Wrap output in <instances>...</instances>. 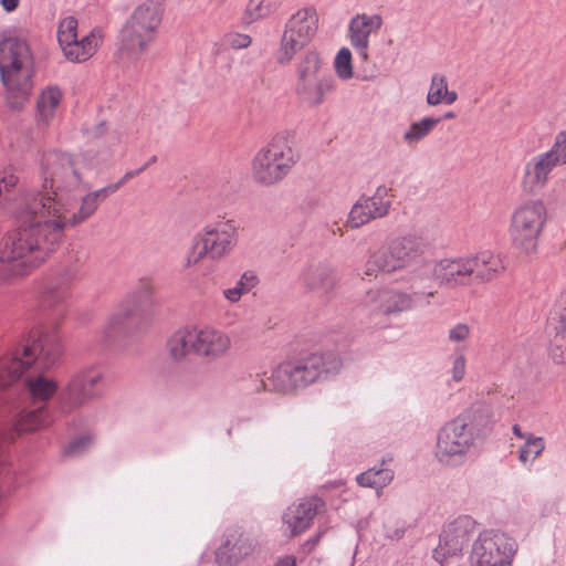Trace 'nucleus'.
Wrapping results in <instances>:
<instances>
[{"mask_svg": "<svg viewBox=\"0 0 566 566\" xmlns=\"http://www.w3.org/2000/svg\"><path fill=\"white\" fill-rule=\"evenodd\" d=\"M70 197L56 201L49 195L33 197L25 207L22 224L3 240L0 249V280L9 282L29 275L45 263L62 241L65 226H77L98 208L90 193L76 212L70 211Z\"/></svg>", "mask_w": 566, "mask_h": 566, "instance_id": "f257e3e1", "label": "nucleus"}, {"mask_svg": "<svg viewBox=\"0 0 566 566\" xmlns=\"http://www.w3.org/2000/svg\"><path fill=\"white\" fill-rule=\"evenodd\" d=\"M33 57L29 44L17 36L0 41V75L12 108L21 107L32 88Z\"/></svg>", "mask_w": 566, "mask_h": 566, "instance_id": "f03ea898", "label": "nucleus"}, {"mask_svg": "<svg viewBox=\"0 0 566 566\" xmlns=\"http://www.w3.org/2000/svg\"><path fill=\"white\" fill-rule=\"evenodd\" d=\"M340 358L334 353H310L281 363L270 380L275 390L285 392L305 388L339 371Z\"/></svg>", "mask_w": 566, "mask_h": 566, "instance_id": "7ed1b4c3", "label": "nucleus"}, {"mask_svg": "<svg viewBox=\"0 0 566 566\" xmlns=\"http://www.w3.org/2000/svg\"><path fill=\"white\" fill-rule=\"evenodd\" d=\"M295 164L293 148L284 137L273 138L254 155L251 175L255 184L271 187L282 181Z\"/></svg>", "mask_w": 566, "mask_h": 566, "instance_id": "20e7f679", "label": "nucleus"}, {"mask_svg": "<svg viewBox=\"0 0 566 566\" xmlns=\"http://www.w3.org/2000/svg\"><path fill=\"white\" fill-rule=\"evenodd\" d=\"M566 165V138L559 132L552 147L530 157L523 167L520 186L525 195H536L548 185L553 172Z\"/></svg>", "mask_w": 566, "mask_h": 566, "instance_id": "39448f33", "label": "nucleus"}, {"mask_svg": "<svg viewBox=\"0 0 566 566\" xmlns=\"http://www.w3.org/2000/svg\"><path fill=\"white\" fill-rule=\"evenodd\" d=\"M43 191L35 197L49 195L56 201H63L81 186L78 161L66 154L48 153L43 157Z\"/></svg>", "mask_w": 566, "mask_h": 566, "instance_id": "423d86ee", "label": "nucleus"}, {"mask_svg": "<svg viewBox=\"0 0 566 566\" xmlns=\"http://www.w3.org/2000/svg\"><path fill=\"white\" fill-rule=\"evenodd\" d=\"M474 427L459 416L446 422L438 431L434 457L443 465L461 462L475 444Z\"/></svg>", "mask_w": 566, "mask_h": 566, "instance_id": "0eeeda50", "label": "nucleus"}, {"mask_svg": "<svg viewBox=\"0 0 566 566\" xmlns=\"http://www.w3.org/2000/svg\"><path fill=\"white\" fill-rule=\"evenodd\" d=\"M159 23L157 4L147 2L137 7L120 32V53L130 60H137L151 42Z\"/></svg>", "mask_w": 566, "mask_h": 566, "instance_id": "6e6552de", "label": "nucleus"}, {"mask_svg": "<svg viewBox=\"0 0 566 566\" xmlns=\"http://www.w3.org/2000/svg\"><path fill=\"white\" fill-rule=\"evenodd\" d=\"M546 219L547 210L542 200H527L518 206L512 213L510 224L513 244L525 253L534 252Z\"/></svg>", "mask_w": 566, "mask_h": 566, "instance_id": "1a4fd4ad", "label": "nucleus"}, {"mask_svg": "<svg viewBox=\"0 0 566 566\" xmlns=\"http://www.w3.org/2000/svg\"><path fill=\"white\" fill-rule=\"evenodd\" d=\"M319 18L314 7H304L285 22L281 36L277 62L290 63L296 53L308 45L318 30Z\"/></svg>", "mask_w": 566, "mask_h": 566, "instance_id": "9d476101", "label": "nucleus"}, {"mask_svg": "<svg viewBox=\"0 0 566 566\" xmlns=\"http://www.w3.org/2000/svg\"><path fill=\"white\" fill-rule=\"evenodd\" d=\"M297 96L311 106L321 105L327 93L334 90V78L326 75L323 62L316 51H307L296 69Z\"/></svg>", "mask_w": 566, "mask_h": 566, "instance_id": "9b49d317", "label": "nucleus"}, {"mask_svg": "<svg viewBox=\"0 0 566 566\" xmlns=\"http://www.w3.org/2000/svg\"><path fill=\"white\" fill-rule=\"evenodd\" d=\"M427 249L428 241L421 233L409 232L391 239L381 252L392 274L408 270L410 287L415 289L422 282H413L411 280V271L421 264L422 261H426L422 256Z\"/></svg>", "mask_w": 566, "mask_h": 566, "instance_id": "f8f14e48", "label": "nucleus"}, {"mask_svg": "<svg viewBox=\"0 0 566 566\" xmlns=\"http://www.w3.org/2000/svg\"><path fill=\"white\" fill-rule=\"evenodd\" d=\"M434 276L441 286L448 289L473 285L469 255L442 259L434 265L422 261L411 271L413 282H424Z\"/></svg>", "mask_w": 566, "mask_h": 566, "instance_id": "ddd939ff", "label": "nucleus"}, {"mask_svg": "<svg viewBox=\"0 0 566 566\" xmlns=\"http://www.w3.org/2000/svg\"><path fill=\"white\" fill-rule=\"evenodd\" d=\"M516 552L513 537L501 531L485 530L472 545L471 560L473 566H512Z\"/></svg>", "mask_w": 566, "mask_h": 566, "instance_id": "4468645a", "label": "nucleus"}, {"mask_svg": "<svg viewBox=\"0 0 566 566\" xmlns=\"http://www.w3.org/2000/svg\"><path fill=\"white\" fill-rule=\"evenodd\" d=\"M196 244L203 247L211 261L230 255L239 243V226L232 219H221L202 227L196 234Z\"/></svg>", "mask_w": 566, "mask_h": 566, "instance_id": "2eb2a0df", "label": "nucleus"}, {"mask_svg": "<svg viewBox=\"0 0 566 566\" xmlns=\"http://www.w3.org/2000/svg\"><path fill=\"white\" fill-rule=\"evenodd\" d=\"M103 374L97 367H88L73 375L69 384L59 394L62 412H71L99 394Z\"/></svg>", "mask_w": 566, "mask_h": 566, "instance_id": "dca6fc26", "label": "nucleus"}, {"mask_svg": "<svg viewBox=\"0 0 566 566\" xmlns=\"http://www.w3.org/2000/svg\"><path fill=\"white\" fill-rule=\"evenodd\" d=\"M391 197L386 186H379L371 196H360L349 210L347 226L358 229L373 220L385 218L392 205Z\"/></svg>", "mask_w": 566, "mask_h": 566, "instance_id": "f3484780", "label": "nucleus"}, {"mask_svg": "<svg viewBox=\"0 0 566 566\" xmlns=\"http://www.w3.org/2000/svg\"><path fill=\"white\" fill-rule=\"evenodd\" d=\"M326 504L318 496H307L291 504L282 516L283 531L290 537H296L308 530L314 518L324 514Z\"/></svg>", "mask_w": 566, "mask_h": 566, "instance_id": "a211bd4d", "label": "nucleus"}, {"mask_svg": "<svg viewBox=\"0 0 566 566\" xmlns=\"http://www.w3.org/2000/svg\"><path fill=\"white\" fill-rule=\"evenodd\" d=\"M475 526L476 522L468 515H461L450 522L440 535V543L434 549L433 557L443 565L447 557L460 555L474 534Z\"/></svg>", "mask_w": 566, "mask_h": 566, "instance_id": "6ab92c4d", "label": "nucleus"}, {"mask_svg": "<svg viewBox=\"0 0 566 566\" xmlns=\"http://www.w3.org/2000/svg\"><path fill=\"white\" fill-rule=\"evenodd\" d=\"M255 542L242 527L233 526L226 531L224 542L216 552V562L222 566H234L249 557Z\"/></svg>", "mask_w": 566, "mask_h": 566, "instance_id": "aec40b11", "label": "nucleus"}, {"mask_svg": "<svg viewBox=\"0 0 566 566\" xmlns=\"http://www.w3.org/2000/svg\"><path fill=\"white\" fill-rule=\"evenodd\" d=\"M77 273L75 268H65L56 277L48 279L39 292V311H59L69 296L70 284L77 277Z\"/></svg>", "mask_w": 566, "mask_h": 566, "instance_id": "412c9836", "label": "nucleus"}, {"mask_svg": "<svg viewBox=\"0 0 566 566\" xmlns=\"http://www.w3.org/2000/svg\"><path fill=\"white\" fill-rule=\"evenodd\" d=\"M193 336L195 354L210 360L226 356L232 345L226 332L211 326L193 327Z\"/></svg>", "mask_w": 566, "mask_h": 566, "instance_id": "4be33fe9", "label": "nucleus"}, {"mask_svg": "<svg viewBox=\"0 0 566 566\" xmlns=\"http://www.w3.org/2000/svg\"><path fill=\"white\" fill-rule=\"evenodd\" d=\"M364 304L374 313L390 315L411 310L413 298L397 290H370L366 293Z\"/></svg>", "mask_w": 566, "mask_h": 566, "instance_id": "5701e85b", "label": "nucleus"}, {"mask_svg": "<svg viewBox=\"0 0 566 566\" xmlns=\"http://www.w3.org/2000/svg\"><path fill=\"white\" fill-rule=\"evenodd\" d=\"M381 25L382 18L379 14L360 13L350 19L348 25L350 44L364 61L368 60L369 36Z\"/></svg>", "mask_w": 566, "mask_h": 566, "instance_id": "b1692460", "label": "nucleus"}, {"mask_svg": "<svg viewBox=\"0 0 566 566\" xmlns=\"http://www.w3.org/2000/svg\"><path fill=\"white\" fill-rule=\"evenodd\" d=\"M302 286L318 295L333 292L338 283L336 271L325 263H313L305 266L300 274Z\"/></svg>", "mask_w": 566, "mask_h": 566, "instance_id": "393cba45", "label": "nucleus"}, {"mask_svg": "<svg viewBox=\"0 0 566 566\" xmlns=\"http://www.w3.org/2000/svg\"><path fill=\"white\" fill-rule=\"evenodd\" d=\"M469 261L473 284L493 281L505 271L501 256L490 251L469 254Z\"/></svg>", "mask_w": 566, "mask_h": 566, "instance_id": "a878e982", "label": "nucleus"}, {"mask_svg": "<svg viewBox=\"0 0 566 566\" xmlns=\"http://www.w3.org/2000/svg\"><path fill=\"white\" fill-rule=\"evenodd\" d=\"M102 42V34L98 30H92L81 40L69 41L61 45L65 57L71 62H85L92 57Z\"/></svg>", "mask_w": 566, "mask_h": 566, "instance_id": "bb28decb", "label": "nucleus"}, {"mask_svg": "<svg viewBox=\"0 0 566 566\" xmlns=\"http://www.w3.org/2000/svg\"><path fill=\"white\" fill-rule=\"evenodd\" d=\"M50 422L51 419L44 406L30 410L24 409L14 421V430L4 436L2 443L12 442L15 433L34 431L49 426Z\"/></svg>", "mask_w": 566, "mask_h": 566, "instance_id": "cd10ccee", "label": "nucleus"}, {"mask_svg": "<svg viewBox=\"0 0 566 566\" xmlns=\"http://www.w3.org/2000/svg\"><path fill=\"white\" fill-rule=\"evenodd\" d=\"M193 328L176 331L166 343L168 356L174 361L184 360L190 353L195 354Z\"/></svg>", "mask_w": 566, "mask_h": 566, "instance_id": "c85d7f7f", "label": "nucleus"}, {"mask_svg": "<svg viewBox=\"0 0 566 566\" xmlns=\"http://www.w3.org/2000/svg\"><path fill=\"white\" fill-rule=\"evenodd\" d=\"M35 373L34 376L27 378L25 385L34 402H45L57 391V384L42 371Z\"/></svg>", "mask_w": 566, "mask_h": 566, "instance_id": "c756f323", "label": "nucleus"}, {"mask_svg": "<svg viewBox=\"0 0 566 566\" xmlns=\"http://www.w3.org/2000/svg\"><path fill=\"white\" fill-rule=\"evenodd\" d=\"M62 97V91L57 86H48L42 91L36 102L40 120L48 123L54 117Z\"/></svg>", "mask_w": 566, "mask_h": 566, "instance_id": "7c9ffc66", "label": "nucleus"}, {"mask_svg": "<svg viewBox=\"0 0 566 566\" xmlns=\"http://www.w3.org/2000/svg\"><path fill=\"white\" fill-rule=\"evenodd\" d=\"M457 92L448 90L447 77L442 74H433L429 92L427 94V103L431 106H436L441 103L451 105L457 101Z\"/></svg>", "mask_w": 566, "mask_h": 566, "instance_id": "2f4dec72", "label": "nucleus"}, {"mask_svg": "<svg viewBox=\"0 0 566 566\" xmlns=\"http://www.w3.org/2000/svg\"><path fill=\"white\" fill-rule=\"evenodd\" d=\"M139 306L137 304L134 305H125L120 307L117 312H115L107 321L104 327V333L107 337H111L113 334L128 328L130 323L138 316Z\"/></svg>", "mask_w": 566, "mask_h": 566, "instance_id": "473e14b6", "label": "nucleus"}, {"mask_svg": "<svg viewBox=\"0 0 566 566\" xmlns=\"http://www.w3.org/2000/svg\"><path fill=\"white\" fill-rule=\"evenodd\" d=\"M441 118L423 117L418 122L410 124L408 129L402 135V140L408 146L413 147L424 139L433 128L440 123Z\"/></svg>", "mask_w": 566, "mask_h": 566, "instance_id": "72a5a7b5", "label": "nucleus"}, {"mask_svg": "<svg viewBox=\"0 0 566 566\" xmlns=\"http://www.w3.org/2000/svg\"><path fill=\"white\" fill-rule=\"evenodd\" d=\"M392 479V470L387 468H373L357 475L356 481L360 486L379 490L388 485Z\"/></svg>", "mask_w": 566, "mask_h": 566, "instance_id": "f704fd0d", "label": "nucleus"}, {"mask_svg": "<svg viewBox=\"0 0 566 566\" xmlns=\"http://www.w3.org/2000/svg\"><path fill=\"white\" fill-rule=\"evenodd\" d=\"M279 7L280 4L275 0H249L244 12V20L248 23H252L264 19L274 13Z\"/></svg>", "mask_w": 566, "mask_h": 566, "instance_id": "c9c22d12", "label": "nucleus"}, {"mask_svg": "<svg viewBox=\"0 0 566 566\" xmlns=\"http://www.w3.org/2000/svg\"><path fill=\"white\" fill-rule=\"evenodd\" d=\"M545 440L543 437L532 436L518 450V460L522 463L534 462L545 450Z\"/></svg>", "mask_w": 566, "mask_h": 566, "instance_id": "e433bc0d", "label": "nucleus"}, {"mask_svg": "<svg viewBox=\"0 0 566 566\" xmlns=\"http://www.w3.org/2000/svg\"><path fill=\"white\" fill-rule=\"evenodd\" d=\"M379 273L392 274L381 250L371 253L364 265V277L376 279Z\"/></svg>", "mask_w": 566, "mask_h": 566, "instance_id": "4c0bfd02", "label": "nucleus"}, {"mask_svg": "<svg viewBox=\"0 0 566 566\" xmlns=\"http://www.w3.org/2000/svg\"><path fill=\"white\" fill-rule=\"evenodd\" d=\"M335 71L343 80L353 77L352 53L347 48H342L335 57Z\"/></svg>", "mask_w": 566, "mask_h": 566, "instance_id": "58836bf2", "label": "nucleus"}, {"mask_svg": "<svg viewBox=\"0 0 566 566\" xmlns=\"http://www.w3.org/2000/svg\"><path fill=\"white\" fill-rule=\"evenodd\" d=\"M77 20L74 17L64 18L57 29V40L60 46L69 41H74L77 38Z\"/></svg>", "mask_w": 566, "mask_h": 566, "instance_id": "ea45409f", "label": "nucleus"}, {"mask_svg": "<svg viewBox=\"0 0 566 566\" xmlns=\"http://www.w3.org/2000/svg\"><path fill=\"white\" fill-rule=\"evenodd\" d=\"M223 40L224 43L233 50L247 49L252 43V39L249 34L239 32H229L224 35Z\"/></svg>", "mask_w": 566, "mask_h": 566, "instance_id": "a19ab883", "label": "nucleus"}, {"mask_svg": "<svg viewBox=\"0 0 566 566\" xmlns=\"http://www.w3.org/2000/svg\"><path fill=\"white\" fill-rule=\"evenodd\" d=\"M205 258L209 259V254L205 253L201 244H196V235L192 239V245L185 259V268L189 269L200 263Z\"/></svg>", "mask_w": 566, "mask_h": 566, "instance_id": "79ce46f5", "label": "nucleus"}, {"mask_svg": "<svg viewBox=\"0 0 566 566\" xmlns=\"http://www.w3.org/2000/svg\"><path fill=\"white\" fill-rule=\"evenodd\" d=\"M471 335V328L465 323H458L448 332V338L452 343H463Z\"/></svg>", "mask_w": 566, "mask_h": 566, "instance_id": "37998d69", "label": "nucleus"}, {"mask_svg": "<svg viewBox=\"0 0 566 566\" xmlns=\"http://www.w3.org/2000/svg\"><path fill=\"white\" fill-rule=\"evenodd\" d=\"M258 283L259 279L256 274L253 271H247L240 276V279L235 283V286L244 295L249 293L253 287H255Z\"/></svg>", "mask_w": 566, "mask_h": 566, "instance_id": "c03bdc74", "label": "nucleus"}, {"mask_svg": "<svg viewBox=\"0 0 566 566\" xmlns=\"http://www.w3.org/2000/svg\"><path fill=\"white\" fill-rule=\"evenodd\" d=\"M467 371V360L464 355L457 354L452 359V368H451V376L452 379L457 382L461 381Z\"/></svg>", "mask_w": 566, "mask_h": 566, "instance_id": "a18cd8bd", "label": "nucleus"}, {"mask_svg": "<svg viewBox=\"0 0 566 566\" xmlns=\"http://www.w3.org/2000/svg\"><path fill=\"white\" fill-rule=\"evenodd\" d=\"M91 443V439L88 437H81L70 442L65 448V453L69 455H76L83 452L88 444Z\"/></svg>", "mask_w": 566, "mask_h": 566, "instance_id": "49530a36", "label": "nucleus"}, {"mask_svg": "<svg viewBox=\"0 0 566 566\" xmlns=\"http://www.w3.org/2000/svg\"><path fill=\"white\" fill-rule=\"evenodd\" d=\"M18 184V177L11 170L0 171V193L2 190H10Z\"/></svg>", "mask_w": 566, "mask_h": 566, "instance_id": "de8ad7c7", "label": "nucleus"}, {"mask_svg": "<svg viewBox=\"0 0 566 566\" xmlns=\"http://www.w3.org/2000/svg\"><path fill=\"white\" fill-rule=\"evenodd\" d=\"M118 189H119V187L115 182V184H111V185H108V186H106L104 188H101L98 190H95L93 192H90V195L92 197H94V199L99 203L101 201L106 199L109 195L116 192Z\"/></svg>", "mask_w": 566, "mask_h": 566, "instance_id": "09e8293b", "label": "nucleus"}, {"mask_svg": "<svg viewBox=\"0 0 566 566\" xmlns=\"http://www.w3.org/2000/svg\"><path fill=\"white\" fill-rule=\"evenodd\" d=\"M222 294L224 298L231 303L239 302L243 295L242 292L237 286L223 290Z\"/></svg>", "mask_w": 566, "mask_h": 566, "instance_id": "8fccbe9b", "label": "nucleus"}, {"mask_svg": "<svg viewBox=\"0 0 566 566\" xmlns=\"http://www.w3.org/2000/svg\"><path fill=\"white\" fill-rule=\"evenodd\" d=\"M143 172V169H135V170H129L127 172H125V175L116 182L118 185V187L120 188L124 184H126L129 179L138 176L139 174Z\"/></svg>", "mask_w": 566, "mask_h": 566, "instance_id": "3c124183", "label": "nucleus"}, {"mask_svg": "<svg viewBox=\"0 0 566 566\" xmlns=\"http://www.w3.org/2000/svg\"><path fill=\"white\" fill-rule=\"evenodd\" d=\"M512 431L516 438L523 439L524 441H526L527 439H530L533 436L532 432L522 431V428L518 424H514L512 427Z\"/></svg>", "mask_w": 566, "mask_h": 566, "instance_id": "603ef678", "label": "nucleus"}, {"mask_svg": "<svg viewBox=\"0 0 566 566\" xmlns=\"http://www.w3.org/2000/svg\"><path fill=\"white\" fill-rule=\"evenodd\" d=\"M20 0H1L0 3L7 12L15 10L19 6Z\"/></svg>", "mask_w": 566, "mask_h": 566, "instance_id": "864d4df0", "label": "nucleus"}, {"mask_svg": "<svg viewBox=\"0 0 566 566\" xmlns=\"http://www.w3.org/2000/svg\"><path fill=\"white\" fill-rule=\"evenodd\" d=\"M275 566H296V559L294 556H284L275 563Z\"/></svg>", "mask_w": 566, "mask_h": 566, "instance_id": "5fc2aeb1", "label": "nucleus"}, {"mask_svg": "<svg viewBox=\"0 0 566 566\" xmlns=\"http://www.w3.org/2000/svg\"><path fill=\"white\" fill-rule=\"evenodd\" d=\"M557 329L559 333L566 334V310L559 316V326Z\"/></svg>", "mask_w": 566, "mask_h": 566, "instance_id": "6e6d98bb", "label": "nucleus"}, {"mask_svg": "<svg viewBox=\"0 0 566 566\" xmlns=\"http://www.w3.org/2000/svg\"><path fill=\"white\" fill-rule=\"evenodd\" d=\"M106 132V125L104 122L99 123L98 125L95 126L94 128V132H93V135L96 136V137H99L102 136L104 133Z\"/></svg>", "mask_w": 566, "mask_h": 566, "instance_id": "4d7b16f0", "label": "nucleus"}, {"mask_svg": "<svg viewBox=\"0 0 566 566\" xmlns=\"http://www.w3.org/2000/svg\"><path fill=\"white\" fill-rule=\"evenodd\" d=\"M142 293H143V296L145 298H147L150 295V287L146 284L143 285Z\"/></svg>", "mask_w": 566, "mask_h": 566, "instance_id": "13d9d810", "label": "nucleus"}, {"mask_svg": "<svg viewBox=\"0 0 566 566\" xmlns=\"http://www.w3.org/2000/svg\"><path fill=\"white\" fill-rule=\"evenodd\" d=\"M455 117V114L453 112H448L446 113L442 117H440L441 119H452Z\"/></svg>", "mask_w": 566, "mask_h": 566, "instance_id": "bf43d9fd", "label": "nucleus"}, {"mask_svg": "<svg viewBox=\"0 0 566 566\" xmlns=\"http://www.w3.org/2000/svg\"><path fill=\"white\" fill-rule=\"evenodd\" d=\"M156 161H157V156H155V155H154V156H151V157L148 159V161H147L146 164H148V166H149V165H151V164H155Z\"/></svg>", "mask_w": 566, "mask_h": 566, "instance_id": "052dcab7", "label": "nucleus"}, {"mask_svg": "<svg viewBox=\"0 0 566 566\" xmlns=\"http://www.w3.org/2000/svg\"><path fill=\"white\" fill-rule=\"evenodd\" d=\"M147 167H148V164H146V163H145V164H144V165H142V167H139L138 169H143V171H145V170L147 169Z\"/></svg>", "mask_w": 566, "mask_h": 566, "instance_id": "680f3d73", "label": "nucleus"}, {"mask_svg": "<svg viewBox=\"0 0 566 566\" xmlns=\"http://www.w3.org/2000/svg\"><path fill=\"white\" fill-rule=\"evenodd\" d=\"M560 133L564 135V137L566 138V128L560 130Z\"/></svg>", "mask_w": 566, "mask_h": 566, "instance_id": "e2e57ef3", "label": "nucleus"}, {"mask_svg": "<svg viewBox=\"0 0 566 566\" xmlns=\"http://www.w3.org/2000/svg\"><path fill=\"white\" fill-rule=\"evenodd\" d=\"M318 539H319V535H317L313 542L316 543V542H318Z\"/></svg>", "mask_w": 566, "mask_h": 566, "instance_id": "0e129e2a", "label": "nucleus"}, {"mask_svg": "<svg viewBox=\"0 0 566 566\" xmlns=\"http://www.w3.org/2000/svg\"><path fill=\"white\" fill-rule=\"evenodd\" d=\"M275 1H276L279 4H281V1H282V0H275Z\"/></svg>", "mask_w": 566, "mask_h": 566, "instance_id": "69168bd1", "label": "nucleus"}]
</instances>
